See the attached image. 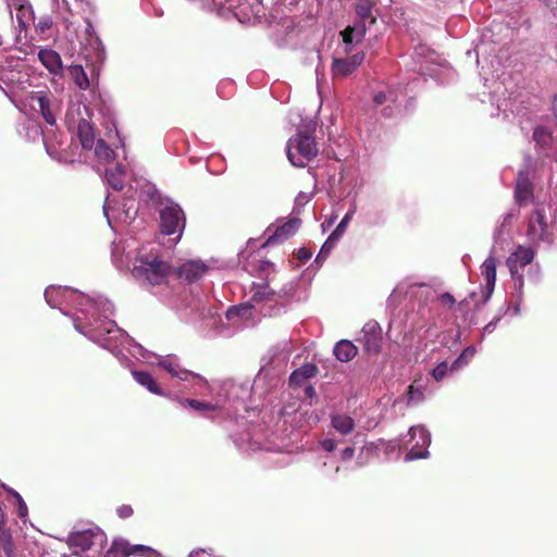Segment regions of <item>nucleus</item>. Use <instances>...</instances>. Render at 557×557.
<instances>
[{
	"mask_svg": "<svg viewBox=\"0 0 557 557\" xmlns=\"http://www.w3.org/2000/svg\"><path fill=\"white\" fill-rule=\"evenodd\" d=\"M45 299L51 308H59L65 315H69L66 308H76L73 317L75 330L100 347L119 354L117 345L111 342L104 327L107 321H112L110 317L114 313V307L109 299L102 296L92 298L66 286L47 287Z\"/></svg>",
	"mask_w": 557,
	"mask_h": 557,
	"instance_id": "nucleus-1",
	"label": "nucleus"
},
{
	"mask_svg": "<svg viewBox=\"0 0 557 557\" xmlns=\"http://www.w3.org/2000/svg\"><path fill=\"white\" fill-rule=\"evenodd\" d=\"M107 333L110 335L111 342L117 345L119 354H113L119 360L124 363L128 356L148 363H157L165 370L172 379H177L183 382L189 381H207L198 373L189 371L181 367L178 358L174 355L157 356L141 345L134 342L122 329L117 326L115 321H107L104 324Z\"/></svg>",
	"mask_w": 557,
	"mask_h": 557,
	"instance_id": "nucleus-2",
	"label": "nucleus"
},
{
	"mask_svg": "<svg viewBox=\"0 0 557 557\" xmlns=\"http://www.w3.org/2000/svg\"><path fill=\"white\" fill-rule=\"evenodd\" d=\"M112 261L120 270L129 269L132 275L147 287L166 283L171 274V267L152 251L146 253L140 250L133 260L128 255L124 260L122 256H119V247L115 246L112 250Z\"/></svg>",
	"mask_w": 557,
	"mask_h": 557,
	"instance_id": "nucleus-3",
	"label": "nucleus"
},
{
	"mask_svg": "<svg viewBox=\"0 0 557 557\" xmlns=\"http://www.w3.org/2000/svg\"><path fill=\"white\" fill-rule=\"evenodd\" d=\"M290 354L292 346L288 341H282L272 346L262 358V366L256 376V381H281L286 372Z\"/></svg>",
	"mask_w": 557,
	"mask_h": 557,
	"instance_id": "nucleus-4",
	"label": "nucleus"
},
{
	"mask_svg": "<svg viewBox=\"0 0 557 557\" xmlns=\"http://www.w3.org/2000/svg\"><path fill=\"white\" fill-rule=\"evenodd\" d=\"M286 153L294 166L305 168L318 154L317 143L311 136L297 134L287 141Z\"/></svg>",
	"mask_w": 557,
	"mask_h": 557,
	"instance_id": "nucleus-5",
	"label": "nucleus"
},
{
	"mask_svg": "<svg viewBox=\"0 0 557 557\" xmlns=\"http://www.w3.org/2000/svg\"><path fill=\"white\" fill-rule=\"evenodd\" d=\"M534 256L532 248L519 245L506 260L519 299L523 297V269L532 263Z\"/></svg>",
	"mask_w": 557,
	"mask_h": 557,
	"instance_id": "nucleus-6",
	"label": "nucleus"
},
{
	"mask_svg": "<svg viewBox=\"0 0 557 557\" xmlns=\"http://www.w3.org/2000/svg\"><path fill=\"white\" fill-rule=\"evenodd\" d=\"M527 237L534 244L553 242L552 222L544 208H536L530 216Z\"/></svg>",
	"mask_w": 557,
	"mask_h": 557,
	"instance_id": "nucleus-7",
	"label": "nucleus"
},
{
	"mask_svg": "<svg viewBox=\"0 0 557 557\" xmlns=\"http://www.w3.org/2000/svg\"><path fill=\"white\" fill-rule=\"evenodd\" d=\"M184 227L185 214L182 208L173 201H168L166 205L160 210V228L162 234H177V239H180Z\"/></svg>",
	"mask_w": 557,
	"mask_h": 557,
	"instance_id": "nucleus-8",
	"label": "nucleus"
},
{
	"mask_svg": "<svg viewBox=\"0 0 557 557\" xmlns=\"http://www.w3.org/2000/svg\"><path fill=\"white\" fill-rule=\"evenodd\" d=\"M301 221L298 218L289 219L280 225H271L267 228L265 235L268 236L262 247L274 246L282 244L292 237L300 227Z\"/></svg>",
	"mask_w": 557,
	"mask_h": 557,
	"instance_id": "nucleus-9",
	"label": "nucleus"
},
{
	"mask_svg": "<svg viewBox=\"0 0 557 557\" xmlns=\"http://www.w3.org/2000/svg\"><path fill=\"white\" fill-rule=\"evenodd\" d=\"M113 200L111 199V196L108 195L106 198V202L103 205V213L107 218L108 224L113 228V221H120L123 223L131 222L136 213L137 209L134 208L133 205H127L126 202L123 203L122 207L113 206Z\"/></svg>",
	"mask_w": 557,
	"mask_h": 557,
	"instance_id": "nucleus-10",
	"label": "nucleus"
},
{
	"mask_svg": "<svg viewBox=\"0 0 557 557\" xmlns=\"http://www.w3.org/2000/svg\"><path fill=\"white\" fill-rule=\"evenodd\" d=\"M410 442H413L416 437H419L418 441L410 447L408 453L409 460H418L424 459L428 457L429 453L426 450L428 446L431 444V435L423 426H412L409 429Z\"/></svg>",
	"mask_w": 557,
	"mask_h": 557,
	"instance_id": "nucleus-11",
	"label": "nucleus"
},
{
	"mask_svg": "<svg viewBox=\"0 0 557 557\" xmlns=\"http://www.w3.org/2000/svg\"><path fill=\"white\" fill-rule=\"evenodd\" d=\"M359 341L363 349L369 354H376L381 348V327L379 323L371 321L364 324L361 330V335L357 339Z\"/></svg>",
	"mask_w": 557,
	"mask_h": 557,
	"instance_id": "nucleus-12",
	"label": "nucleus"
},
{
	"mask_svg": "<svg viewBox=\"0 0 557 557\" xmlns=\"http://www.w3.org/2000/svg\"><path fill=\"white\" fill-rule=\"evenodd\" d=\"M30 107L34 111L39 112L49 125H54L57 122L53 111V103L51 102L48 92L38 91L29 98Z\"/></svg>",
	"mask_w": 557,
	"mask_h": 557,
	"instance_id": "nucleus-13",
	"label": "nucleus"
},
{
	"mask_svg": "<svg viewBox=\"0 0 557 557\" xmlns=\"http://www.w3.org/2000/svg\"><path fill=\"white\" fill-rule=\"evenodd\" d=\"M364 61V53L358 52L348 58H335L332 62L334 77H347Z\"/></svg>",
	"mask_w": 557,
	"mask_h": 557,
	"instance_id": "nucleus-14",
	"label": "nucleus"
},
{
	"mask_svg": "<svg viewBox=\"0 0 557 557\" xmlns=\"http://www.w3.org/2000/svg\"><path fill=\"white\" fill-rule=\"evenodd\" d=\"M533 140L541 153L557 159V140L553 138L550 131L544 126H536L533 131Z\"/></svg>",
	"mask_w": 557,
	"mask_h": 557,
	"instance_id": "nucleus-15",
	"label": "nucleus"
},
{
	"mask_svg": "<svg viewBox=\"0 0 557 557\" xmlns=\"http://www.w3.org/2000/svg\"><path fill=\"white\" fill-rule=\"evenodd\" d=\"M367 33L366 22H356L341 32L344 42V52L349 53L355 46L359 45Z\"/></svg>",
	"mask_w": 557,
	"mask_h": 557,
	"instance_id": "nucleus-16",
	"label": "nucleus"
},
{
	"mask_svg": "<svg viewBox=\"0 0 557 557\" xmlns=\"http://www.w3.org/2000/svg\"><path fill=\"white\" fill-rule=\"evenodd\" d=\"M295 295V285L293 283L286 284L278 292L271 289L269 286L261 287L260 290L256 292L252 299L253 300H273V301H284L290 299Z\"/></svg>",
	"mask_w": 557,
	"mask_h": 557,
	"instance_id": "nucleus-17",
	"label": "nucleus"
},
{
	"mask_svg": "<svg viewBox=\"0 0 557 557\" xmlns=\"http://www.w3.org/2000/svg\"><path fill=\"white\" fill-rule=\"evenodd\" d=\"M373 101L375 106L386 104L383 109L385 116H393L395 111L399 109L397 95L392 89L377 91L373 97Z\"/></svg>",
	"mask_w": 557,
	"mask_h": 557,
	"instance_id": "nucleus-18",
	"label": "nucleus"
},
{
	"mask_svg": "<svg viewBox=\"0 0 557 557\" xmlns=\"http://www.w3.org/2000/svg\"><path fill=\"white\" fill-rule=\"evenodd\" d=\"M95 536L96 533L92 530L72 532L71 535L67 536V545L76 550H89L94 545Z\"/></svg>",
	"mask_w": 557,
	"mask_h": 557,
	"instance_id": "nucleus-19",
	"label": "nucleus"
},
{
	"mask_svg": "<svg viewBox=\"0 0 557 557\" xmlns=\"http://www.w3.org/2000/svg\"><path fill=\"white\" fill-rule=\"evenodd\" d=\"M38 59L51 74L59 75L62 73L63 64L57 51L52 49H41L38 52Z\"/></svg>",
	"mask_w": 557,
	"mask_h": 557,
	"instance_id": "nucleus-20",
	"label": "nucleus"
},
{
	"mask_svg": "<svg viewBox=\"0 0 557 557\" xmlns=\"http://www.w3.org/2000/svg\"><path fill=\"white\" fill-rule=\"evenodd\" d=\"M208 270V267L200 260H191L180 267V277L193 282L201 277Z\"/></svg>",
	"mask_w": 557,
	"mask_h": 557,
	"instance_id": "nucleus-21",
	"label": "nucleus"
},
{
	"mask_svg": "<svg viewBox=\"0 0 557 557\" xmlns=\"http://www.w3.org/2000/svg\"><path fill=\"white\" fill-rule=\"evenodd\" d=\"M515 196L520 205L527 203L532 198V184L524 171L518 173Z\"/></svg>",
	"mask_w": 557,
	"mask_h": 557,
	"instance_id": "nucleus-22",
	"label": "nucleus"
},
{
	"mask_svg": "<svg viewBox=\"0 0 557 557\" xmlns=\"http://www.w3.org/2000/svg\"><path fill=\"white\" fill-rule=\"evenodd\" d=\"M106 182L114 190H121L124 187L126 169L123 164L116 163L113 169L106 170Z\"/></svg>",
	"mask_w": 557,
	"mask_h": 557,
	"instance_id": "nucleus-23",
	"label": "nucleus"
},
{
	"mask_svg": "<svg viewBox=\"0 0 557 557\" xmlns=\"http://www.w3.org/2000/svg\"><path fill=\"white\" fill-rule=\"evenodd\" d=\"M481 273L485 277L486 288L492 293L496 283V260L494 257V248H492L490 256L481 265Z\"/></svg>",
	"mask_w": 557,
	"mask_h": 557,
	"instance_id": "nucleus-24",
	"label": "nucleus"
},
{
	"mask_svg": "<svg viewBox=\"0 0 557 557\" xmlns=\"http://www.w3.org/2000/svg\"><path fill=\"white\" fill-rule=\"evenodd\" d=\"M357 347L351 341L341 339L333 348V354L337 360L348 362L357 355Z\"/></svg>",
	"mask_w": 557,
	"mask_h": 557,
	"instance_id": "nucleus-25",
	"label": "nucleus"
},
{
	"mask_svg": "<svg viewBox=\"0 0 557 557\" xmlns=\"http://www.w3.org/2000/svg\"><path fill=\"white\" fill-rule=\"evenodd\" d=\"M12 4L16 8V21L21 29L27 27V24L30 20L34 18V12L30 4L23 3L22 0L11 1Z\"/></svg>",
	"mask_w": 557,
	"mask_h": 557,
	"instance_id": "nucleus-26",
	"label": "nucleus"
},
{
	"mask_svg": "<svg viewBox=\"0 0 557 557\" xmlns=\"http://www.w3.org/2000/svg\"><path fill=\"white\" fill-rule=\"evenodd\" d=\"M77 134L84 149L89 150L92 147H95L96 143L94 129L87 121L82 120L79 122L77 127Z\"/></svg>",
	"mask_w": 557,
	"mask_h": 557,
	"instance_id": "nucleus-27",
	"label": "nucleus"
},
{
	"mask_svg": "<svg viewBox=\"0 0 557 557\" xmlns=\"http://www.w3.org/2000/svg\"><path fill=\"white\" fill-rule=\"evenodd\" d=\"M332 428L336 430V432L347 435L351 433L355 428V422L351 417L343 413H336L331 417Z\"/></svg>",
	"mask_w": 557,
	"mask_h": 557,
	"instance_id": "nucleus-28",
	"label": "nucleus"
},
{
	"mask_svg": "<svg viewBox=\"0 0 557 557\" xmlns=\"http://www.w3.org/2000/svg\"><path fill=\"white\" fill-rule=\"evenodd\" d=\"M317 372L315 364L306 363L290 373L289 383H302L305 380L314 377Z\"/></svg>",
	"mask_w": 557,
	"mask_h": 557,
	"instance_id": "nucleus-29",
	"label": "nucleus"
},
{
	"mask_svg": "<svg viewBox=\"0 0 557 557\" xmlns=\"http://www.w3.org/2000/svg\"><path fill=\"white\" fill-rule=\"evenodd\" d=\"M272 263L264 259H259L257 256H250L249 259L244 263V269L250 273L265 272Z\"/></svg>",
	"mask_w": 557,
	"mask_h": 557,
	"instance_id": "nucleus-30",
	"label": "nucleus"
},
{
	"mask_svg": "<svg viewBox=\"0 0 557 557\" xmlns=\"http://www.w3.org/2000/svg\"><path fill=\"white\" fill-rule=\"evenodd\" d=\"M0 548L4 552L5 557H16L15 545L9 529H0Z\"/></svg>",
	"mask_w": 557,
	"mask_h": 557,
	"instance_id": "nucleus-31",
	"label": "nucleus"
},
{
	"mask_svg": "<svg viewBox=\"0 0 557 557\" xmlns=\"http://www.w3.org/2000/svg\"><path fill=\"white\" fill-rule=\"evenodd\" d=\"M21 64V61L20 59L17 58H14V57H8L5 59V64H2L0 67L1 70H9V72L11 73V76H8V79L12 83V84H16L18 86H21L22 88L24 87V82L21 81V78H15V71L16 69L20 66ZM17 74H20V72H17Z\"/></svg>",
	"mask_w": 557,
	"mask_h": 557,
	"instance_id": "nucleus-32",
	"label": "nucleus"
},
{
	"mask_svg": "<svg viewBox=\"0 0 557 557\" xmlns=\"http://www.w3.org/2000/svg\"><path fill=\"white\" fill-rule=\"evenodd\" d=\"M95 154L101 162H110L115 158L114 151L106 144L103 139H98L96 141Z\"/></svg>",
	"mask_w": 557,
	"mask_h": 557,
	"instance_id": "nucleus-33",
	"label": "nucleus"
},
{
	"mask_svg": "<svg viewBox=\"0 0 557 557\" xmlns=\"http://www.w3.org/2000/svg\"><path fill=\"white\" fill-rule=\"evenodd\" d=\"M70 75L73 78L75 85L82 89L85 90L89 87V79L87 77V74L85 73L84 69L81 65H73L70 67Z\"/></svg>",
	"mask_w": 557,
	"mask_h": 557,
	"instance_id": "nucleus-34",
	"label": "nucleus"
},
{
	"mask_svg": "<svg viewBox=\"0 0 557 557\" xmlns=\"http://www.w3.org/2000/svg\"><path fill=\"white\" fill-rule=\"evenodd\" d=\"M339 239L341 238H338L336 235L331 233V235L326 238V240L322 245V247L315 258V263L323 262Z\"/></svg>",
	"mask_w": 557,
	"mask_h": 557,
	"instance_id": "nucleus-35",
	"label": "nucleus"
},
{
	"mask_svg": "<svg viewBox=\"0 0 557 557\" xmlns=\"http://www.w3.org/2000/svg\"><path fill=\"white\" fill-rule=\"evenodd\" d=\"M202 7L211 12H215L218 15L227 17V9L225 0H200Z\"/></svg>",
	"mask_w": 557,
	"mask_h": 557,
	"instance_id": "nucleus-36",
	"label": "nucleus"
},
{
	"mask_svg": "<svg viewBox=\"0 0 557 557\" xmlns=\"http://www.w3.org/2000/svg\"><path fill=\"white\" fill-rule=\"evenodd\" d=\"M407 406H417L423 401V392L421 386L409 385L407 395H405Z\"/></svg>",
	"mask_w": 557,
	"mask_h": 557,
	"instance_id": "nucleus-37",
	"label": "nucleus"
},
{
	"mask_svg": "<svg viewBox=\"0 0 557 557\" xmlns=\"http://www.w3.org/2000/svg\"><path fill=\"white\" fill-rule=\"evenodd\" d=\"M356 13L360 18L359 22H364L367 18H370L372 14V1L359 0L356 4Z\"/></svg>",
	"mask_w": 557,
	"mask_h": 557,
	"instance_id": "nucleus-38",
	"label": "nucleus"
},
{
	"mask_svg": "<svg viewBox=\"0 0 557 557\" xmlns=\"http://www.w3.org/2000/svg\"><path fill=\"white\" fill-rule=\"evenodd\" d=\"M226 9H227V17L230 15L238 16L240 13L245 12L246 7H248L246 0H225Z\"/></svg>",
	"mask_w": 557,
	"mask_h": 557,
	"instance_id": "nucleus-39",
	"label": "nucleus"
},
{
	"mask_svg": "<svg viewBox=\"0 0 557 557\" xmlns=\"http://www.w3.org/2000/svg\"><path fill=\"white\" fill-rule=\"evenodd\" d=\"M459 370V368H453L451 369V364H448V362L446 361H443L441 363H438L432 371V376L436 380V381H442L446 377L447 373L450 371H457Z\"/></svg>",
	"mask_w": 557,
	"mask_h": 557,
	"instance_id": "nucleus-40",
	"label": "nucleus"
},
{
	"mask_svg": "<svg viewBox=\"0 0 557 557\" xmlns=\"http://www.w3.org/2000/svg\"><path fill=\"white\" fill-rule=\"evenodd\" d=\"M475 348L473 346H469L460 354V356L451 363L453 368H461L462 366L467 364L469 360L474 356Z\"/></svg>",
	"mask_w": 557,
	"mask_h": 557,
	"instance_id": "nucleus-41",
	"label": "nucleus"
},
{
	"mask_svg": "<svg viewBox=\"0 0 557 557\" xmlns=\"http://www.w3.org/2000/svg\"><path fill=\"white\" fill-rule=\"evenodd\" d=\"M356 210L355 208L350 209L345 215L344 218L342 219V221L338 223V225L336 226V228L332 232L334 235H336L338 238H341L343 236V234L345 233L346 228H347V225L349 224V222L351 221L354 214H355Z\"/></svg>",
	"mask_w": 557,
	"mask_h": 557,
	"instance_id": "nucleus-42",
	"label": "nucleus"
},
{
	"mask_svg": "<svg viewBox=\"0 0 557 557\" xmlns=\"http://www.w3.org/2000/svg\"><path fill=\"white\" fill-rule=\"evenodd\" d=\"M52 23V17L50 15H42L36 23V30L44 34L51 28Z\"/></svg>",
	"mask_w": 557,
	"mask_h": 557,
	"instance_id": "nucleus-43",
	"label": "nucleus"
},
{
	"mask_svg": "<svg viewBox=\"0 0 557 557\" xmlns=\"http://www.w3.org/2000/svg\"><path fill=\"white\" fill-rule=\"evenodd\" d=\"M133 377L137 383L144 384V383H154L151 375L145 371H136L133 370Z\"/></svg>",
	"mask_w": 557,
	"mask_h": 557,
	"instance_id": "nucleus-44",
	"label": "nucleus"
},
{
	"mask_svg": "<svg viewBox=\"0 0 557 557\" xmlns=\"http://www.w3.org/2000/svg\"><path fill=\"white\" fill-rule=\"evenodd\" d=\"M312 198V194L299 191L295 198V208L299 209L305 207Z\"/></svg>",
	"mask_w": 557,
	"mask_h": 557,
	"instance_id": "nucleus-45",
	"label": "nucleus"
},
{
	"mask_svg": "<svg viewBox=\"0 0 557 557\" xmlns=\"http://www.w3.org/2000/svg\"><path fill=\"white\" fill-rule=\"evenodd\" d=\"M247 310V307L246 306H242V307H232L230 308L227 311H226V319L228 321H233L235 318H239L242 317Z\"/></svg>",
	"mask_w": 557,
	"mask_h": 557,
	"instance_id": "nucleus-46",
	"label": "nucleus"
},
{
	"mask_svg": "<svg viewBox=\"0 0 557 557\" xmlns=\"http://www.w3.org/2000/svg\"><path fill=\"white\" fill-rule=\"evenodd\" d=\"M438 301L442 306L447 308H453L456 304V299L454 296L449 293H443L438 296Z\"/></svg>",
	"mask_w": 557,
	"mask_h": 557,
	"instance_id": "nucleus-47",
	"label": "nucleus"
},
{
	"mask_svg": "<svg viewBox=\"0 0 557 557\" xmlns=\"http://www.w3.org/2000/svg\"><path fill=\"white\" fill-rule=\"evenodd\" d=\"M116 513L121 519H128L134 515V510L129 505H121L117 507Z\"/></svg>",
	"mask_w": 557,
	"mask_h": 557,
	"instance_id": "nucleus-48",
	"label": "nucleus"
},
{
	"mask_svg": "<svg viewBox=\"0 0 557 557\" xmlns=\"http://www.w3.org/2000/svg\"><path fill=\"white\" fill-rule=\"evenodd\" d=\"M188 404L190 407H193L196 410H212L213 406H211L209 403L200 401V400H188Z\"/></svg>",
	"mask_w": 557,
	"mask_h": 557,
	"instance_id": "nucleus-49",
	"label": "nucleus"
},
{
	"mask_svg": "<svg viewBox=\"0 0 557 557\" xmlns=\"http://www.w3.org/2000/svg\"><path fill=\"white\" fill-rule=\"evenodd\" d=\"M311 256H312V253L308 248L302 247V248L298 249L297 257L302 263L310 260Z\"/></svg>",
	"mask_w": 557,
	"mask_h": 557,
	"instance_id": "nucleus-50",
	"label": "nucleus"
},
{
	"mask_svg": "<svg viewBox=\"0 0 557 557\" xmlns=\"http://www.w3.org/2000/svg\"><path fill=\"white\" fill-rule=\"evenodd\" d=\"M540 276H541L540 268L537 265L531 267L529 270V277L532 281L537 282L540 280Z\"/></svg>",
	"mask_w": 557,
	"mask_h": 557,
	"instance_id": "nucleus-51",
	"label": "nucleus"
},
{
	"mask_svg": "<svg viewBox=\"0 0 557 557\" xmlns=\"http://www.w3.org/2000/svg\"><path fill=\"white\" fill-rule=\"evenodd\" d=\"M321 446H323L324 450L326 451H333L336 448V443L334 440H324L321 442Z\"/></svg>",
	"mask_w": 557,
	"mask_h": 557,
	"instance_id": "nucleus-52",
	"label": "nucleus"
},
{
	"mask_svg": "<svg viewBox=\"0 0 557 557\" xmlns=\"http://www.w3.org/2000/svg\"><path fill=\"white\" fill-rule=\"evenodd\" d=\"M498 321H499V318H496V319L492 320L490 323H487L483 329V334L492 333L495 330Z\"/></svg>",
	"mask_w": 557,
	"mask_h": 557,
	"instance_id": "nucleus-53",
	"label": "nucleus"
},
{
	"mask_svg": "<svg viewBox=\"0 0 557 557\" xmlns=\"http://www.w3.org/2000/svg\"><path fill=\"white\" fill-rule=\"evenodd\" d=\"M188 557H212L206 549H195Z\"/></svg>",
	"mask_w": 557,
	"mask_h": 557,
	"instance_id": "nucleus-54",
	"label": "nucleus"
},
{
	"mask_svg": "<svg viewBox=\"0 0 557 557\" xmlns=\"http://www.w3.org/2000/svg\"><path fill=\"white\" fill-rule=\"evenodd\" d=\"M352 457H354V448L352 447H347L346 449H344L342 451L343 460H350V459H352Z\"/></svg>",
	"mask_w": 557,
	"mask_h": 557,
	"instance_id": "nucleus-55",
	"label": "nucleus"
},
{
	"mask_svg": "<svg viewBox=\"0 0 557 557\" xmlns=\"http://www.w3.org/2000/svg\"><path fill=\"white\" fill-rule=\"evenodd\" d=\"M515 298L517 300V304L511 308V310H512L513 315H518L520 313V302L522 301V298L521 299L518 298V294L516 290H515ZM508 310H510V308H508Z\"/></svg>",
	"mask_w": 557,
	"mask_h": 557,
	"instance_id": "nucleus-56",
	"label": "nucleus"
},
{
	"mask_svg": "<svg viewBox=\"0 0 557 557\" xmlns=\"http://www.w3.org/2000/svg\"><path fill=\"white\" fill-rule=\"evenodd\" d=\"M304 393H306V396H307L308 398H313V397H314V395H315V393H314V388H313V386H312V385H307V386H306V391H304Z\"/></svg>",
	"mask_w": 557,
	"mask_h": 557,
	"instance_id": "nucleus-57",
	"label": "nucleus"
},
{
	"mask_svg": "<svg viewBox=\"0 0 557 557\" xmlns=\"http://www.w3.org/2000/svg\"><path fill=\"white\" fill-rule=\"evenodd\" d=\"M4 523H5V513H4V510L2 508H0V529H7L4 527Z\"/></svg>",
	"mask_w": 557,
	"mask_h": 557,
	"instance_id": "nucleus-58",
	"label": "nucleus"
},
{
	"mask_svg": "<svg viewBox=\"0 0 557 557\" xmlns=\"http://www.w3.org/2000/svg\"><path fill=\"white\" fill-rule=\"evenodd\" d=\"M146 387L151 393H154V394H160L161 393V391L159 389L161 387L160 385H147Z\"/></svg>",
	"mask_w": 557,
	"mask_h": 557,
	"instance_id": "nucleus-59",
	"label": "nucleus"
},
{
	"mask_svg": "<svg viewBox=\"0 0 557 557\" xmlns=\"http://www.w3.org/2000/svg\"><path fill=\"white\" fill-rule=\"evenodd\" d=\"M27 515V507L26 504L20 505V516L25 517Z\"/></svg>",
	"mask_w": 557,
	"mask_h": 557,
	"instance_id": "nucleus-60",
	"label": "nucleus"
},
{
	"mask_svg": "<svg viewBox=\"0 0 557 557\" xmlns=\"http://www.w3.org/2000/svg\"><path fill=\"white\" fill-rule=\"evenodd\" d=\"M512 218V214L511 213H507L503 216V222H502V226H504L505 224L509 223L510 219Z\"/></svg>",
	"mask_w": 557,
	"mask_h": 557,
	"instance_id": "nucleus-61",
	"label": "nucleus"
},
{
	"mask_svg": "<svg viewBox=\"0 0 557 557\" xmlns=\"http://www.w3.org/2000/svg\"><path fill=\"white\" fill-rule=\"evenodd\" d=\"M14 496H15V498L17 500V506L24 504V502L22 499V496L18 493L14 492Z\"/></svg>",
	"mask_w": 557,
	"mask_h": 557,
	"instance_id": "nucleus-62",
	"label": "nucleus"
},
{
	"mask_svg": "<svg viewBox=\"0 0 557 557\" xmlns=\"http://www.w3.org/2000/svg\"><path fill=\"white\" fill-rule=\"evenodd\" d=\"M14 496H15V498L17 500V506L24 504V502L22 499V496L18 493L14 492Z\"/></svg>",
	"mask_w": 557,
	"mask_h": 557,
	"instance_id": "nucleus-63",
	"label": "nucleus"
},
{
	"mask_svg": "<svg viewBox=\"0 0 557 557\" xmlns=\"http://www.w3.org/2000/svg\"><path fill=\"white\" fill-rule=\"evenodd\" d=\"M500 234H502V228L497 230L494 234V239L495 242L500 237Z\"/></svg>",
	"mask_w": 557,
	"mask_h": 557,
	"instance_id": "nucleus-64",
	"label": "nucleus"
}]
</instances>
